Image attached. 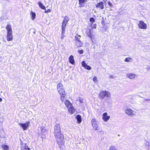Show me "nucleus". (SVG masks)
Masks as SVG:
<instances>
[{
    "instance_id": "nucleus-1",
    "label": "nucleus",
    "mask_w": 150,
    "mask_h": 150,
    "mask_svg": "<svg viewBox=\"0 0 150 150\" xmlns=\"http://www.w3.org/2000/svg\"><path fill=\"white\" fill-rule=\"evenodd\" d=\"M59 125H57V132L58 133L57 141L60 148L63 149L64 147V136L63 134L60 133Z\"/></svg>"
},
{
    "instance_id": "nucleus-2",
    "label": "nucleus",
    "mask_w": 150,
    "mask_h": 150,
    "mask_svg": "<svg viewBox=\"0 0 150 150\" xmlns=\"http://www.w3.org/2000/svg\"><path fill=\"white\" fill-rule=\"evenodd\" d=\"M7 33V40L8 41H11L13 39V31L12 27L10 24H8L6 26Z\"/></svg>"
},
{
    "instance_id": "nucleus-3",
    "label": "nucleus",
    "mask_w": 150,
    "mask_h": 150,
    "mask_svg": "<svg viewBox=\"0 0 150 150\" xmlns=\"http://www.w3.org/2000/svg\"><path fill=\"white\" fill-rule=\"evenodd\" d=\"M57 87L58 91L61 96V100L63 101L64 100V98L66 96V93L64 90L63 88L62 84L61 83H59Z\"/></svg>"
},
{
    "instance_id": "nucleus-4",
    "label": "nucleus",
    "mask_w": 150,
    "mask_h": 150,
    "mask_svg": "<svg viewBox=\"0 0 150 150\" xmlns=\"http://www.w3.org/2000/svg\"><path fill=\"white\" fill-rule=\"evenodd\" d=\"M69 19L67 17H66L63 22L62 25V34L61 35V38L63 39L65 37L64 33L65 32V28L68 22Z\"/></svg>"
},
{
    "instance_id": "nucleus-5",
    "label": "nucleus",
    "mask_w": 150,
    "mask_h": 150,
    "mask_svg": "<svg viewBox=\"0 0 150 150\" xmlns=\"http://www.w3.org/2000/svg\"><path fill=\"white\" fill-rule=\"evenodd\" d=\"M99 98L101 100H103L105 97L108 98H110L111 97L110 93L108 91H102L99 94Z\"/></svg>"
},
{
    "instance_id": "nucleus-6",
    "label": "nucleus",
    "mask_w": 150,
    "mask_h": 150,
    "mask_svg": "<svg viewBox=\"0 0 150 150\" xmlns=\"http://www.w3.org/2000/svg\"><path fill=\"white\" fill-rule=\"evenodd\" d=\"M125 113L128 116L131 117L135 116L136 114V111L129 107H127L125 109Z\"/></svg>"
},
{
    "instance_id": "nucleus-7",
    "label": "nucleus",
    "mask_w": 150,
    "mask_h": 150,
    "mask_svg": "<svg viewBox=\"0 0 150 150\" xmlns=\"http://www.w3.org/2000/svg\"><path fill=\"white\" fill-rule=\"evenodd\" d=\"M91 124L94 129L95 130H99L98 122L96 121V119L94 118L92 120Z\"/></svg>"
},
{
    "instance_id": "nucleus-8",
    "label": "nucleus",
    "mask_w": 150,
    "mask_h": 150,
    "mask_svg": "<svg viewBox=\"0 0 150 150\" xmlns=\"http://www.w3.org/2000/svg\"><path fill=\"white\" fill-rule=\"evenodd\" d=\"M30 123V122H27L25 123H19L18 125L22 127L23 130H25L28 129Z\"/></svg>"
},
{
    "instance_id": "nucleus-9",
    "label": "nucleus",
    "mask_w": 150,
    "mask_h": 150,
    "mask_svg": "<svg viewBox=\"0 0 150 150\" xmlns=\"http://www.w3.org/2000/svg\"><path fill=\"white\" fill-rule=\"evenodd\" d=\"M138 26L139 28L141 29H146L147 28V25L146 24L142 21L139 22Z\"/></svg>"
},
{
    "instance_id": "nucleus-10",
    "label": "nucleus",
    "mask_w": 150,
    "mask_h": 150,
    "mask_svg": "<svg viewBox=\"0 0 150 150\" xmlns=\"http://www.w3.org/2000/svg\"><path fill=\"white\" fill-rule=\"evenodd\" d=\"M96 7V8L100 10H103L104 8L103 2L102 1H100L97 4Z\"/></svg>"
},
{
    "instance_id": "nucleus-11",
    "label": "nucleus",
    "mask_w": 150,
    "mask_h": 150,
    "mask_svg": "<svg viewBox=\"0 0 150 150\" xmlns=\"http://www.w3.org/2000/svg\"><path fill=\"white\" fill-rule=\"evenodd\" d=\"M110 118V116L108 115L107 112L103 113L102 115V119L104 122H107Z\"/></svg>"
},
{
    "instance_id": "nucleus-12",
    "label": "nucleus",
    "mask_w": 150,
    "mask_h": 150,
    "mask_svg": "<svg viewBox=\"0 0 150 150\" xmlns=\"http://www.w3.org/2000/svg\"><path fill=\"white\" fill-rule=\"evenodd\" d=\"M62 102L64 103L65 106L67 108L72 105V104L69 100H66L65 98H64V100L62 101Z\"/></svg>"
},
{
    "instance_id": "nucleus-13",
    "label": "nucleus",
    "mask_w": 150,
    "mask_h": 150,
    "mask_svg": "<svg viewBox=\"0 0 150 150\" xmlns=\"http://www.w3.org/2000/svg\"><path fill=\"white\" fill-rule=\"evenodd\" d=\"M127 76L131 79H134L137 77V76L136 74L132 73H130L127 74Z\"/></svg>"
},
{
    "instance_id": "nucleus-14",
    "label": "nucleus",
    "mask_w": 150,
    "mask_h": 150,
    "mask_svg": "<svg viewBox=\"0 0 150 150\" xmlns=\"http://www.w3.org/2000/svg\"><path fill=\"white\" fill-rule=\"evenodd\" d=\"M67 108L68 109V112L71 115H72L73 114L75 111V110L73 105L70 106V107H69Z\"/></svg>"
},
{
    "instance_id": "nucleus-15",
    "label": "nucleus",
    "mask_w": 150,
    "mask_h": 150,
    "mask_svg": "<svg viewBox=\"0 0 150 150\" xmlns=\"http://www.w3.org/2000/svg\"><path fill=\"white\" fill-rule=\"evenodd\" d=\"M86 33L87 35L90 38L92 41H93V35H91V30L89 28L87 29L86 30Z\"/></svg>"
},
{
    "instance_id": "nucleus-16",
    "label": "nucleus",
    "mask_w": 150,
    "mask_h": 150,
    "mask_svg": "<svg viewBox=\"0 0 150 150\" xmlns=\"http://www.w3.org/2000/svg\"><path fill=\"white\" fill-rule=\"evenodd\" d=\"M81 64L83 67L85 69L90 70L91 69V67L87 65L85 63L84 61H83L81 62Z\"/></svg>"
},
{
    "instance_id": "nucleus-17",
    "label": "nucleus",
    "mask_w": 150,
    "mask_h": 150,
    "mask_svg": "<svg viewBox=\"0 0 150 150\" xmlns=\"http://www.w3.org/2000/svg\"><path fill=\"white\" fill-rule=\"evenodd\" d=\"M75 44L76 46L78 47H81L83 45V42L79 40V41H76L75 42Z\"/></svg>"
},
{
    "instance_id": "nucleus-18",
    "label": "nucleus",
    "mask_w": 150,
    "mask_h": 150,
    "mask_svg": "<svg viewBox=\"0 0 150 150\" xmlns=\"http://www.w3.org/2000/svg\"><path fill=\"white\" fill-rule=\"evenodd\" d=\"M69 62L72 64H74V57L71 55L70 56L69 58Z\"/></svg>"
},
{
    "instance_id": "nucleus-19",
    "label": "nucleus",
    "mask_w": 150,
    "mask_h": 150,
    "mask_svg": "<svg viewBox=\"0 0 150 150\" xmlns=\"http://www.w3.org/2000/svg\"><path fill=\"white\" fill-rule=\"evenodd\" d=\"M79 6L80 7H83L84 5L83 4L86 2L87 1V0H79Z\"/></svg>"
},
{
    "instance_id": "nucleus-20",
    "label": "nucleus",
    "mask_w": 150,
    "mask_h": 150,
    "mask_svg": "<svg viewBox=\"0 0 150 150\" xmlns=\"http://www.w3.org/2000/svg\"><path fill=\"white\" fill-rule=\"evenodd\" d=\"M76 119L77 120L78 123H80L81 122L82 120L81 116L80 115H77L76 116Z\"/></svg>"
},
{
    "instance_id": "nucleus-21",
    "label": "nucleus",
    "mask_w": 150,
    "mask_h": 150,
    "mask_svg": "<svg viewBox=\"0 0 150 150\" xmlns=\"http://www.w3.org/2000/svg\"><path fill=\"white\" fill-rule=\"evenodd\" d=\"M30 14L31 16V18L33 20L35 17V13H34L32 11H31L30 13Z\"/></svg>"
},
{
    "instance_id": "nucleus-22",
    "label": "nucleus",
    "mask_w": 150,
    "mask_h": 150,
    "mask_svg": "<svg viewBox=\"0 0 150 150\" xmlns=\"http://www.w3.org/2000/svg\"><path fill=\"white\" fill-rule=\"evenodd\" d=\"M21 148L22 149H30V148L27 145H26V144H23Z\"/></svg>"
},
{
    "instance_id": "nucleus-23",
    "label": "nucleus",
    "mask_w": 150,
    "mask_h": 150,
    "mask_svg": "<svg viewBox=\"0 0 150 150\" xmlns=\"http://www.w3.org/2000/svg\"><path fill=\"white\" fill-rule=\"evenodd\" d=\"M38 5L39 7H40L41 9L45 10V7L43 4L40 2L38 3Z\"/></svg>"
},
{
    "instance_id": "nucleus-24",
    "label": "nucleus",
    "mask_w": 150,
    "mask_h": 150,
    "mask_svg": "<svg viewBox=\"0 0 150 150\" xmlns=\"http://www.w3.org/2000/svg\"><path fill=\"white\" fill-rule=\"evenodd\" d=\"M144 145L146 148H147V149H149L150 148V145L148 142H146L144 143Z\"/></svg>"
},
{
    "instance_id": "nucleus-25",
    "label": "nucleus",
    "mask_w": 150,
    "mask_h": 150,
    "mask_svg": "<svg viewBox=\"0 0 150 150\" xmlns=\"http://www.w3.org/2000/svg\"><path fill=\"white\" fill-rule=\"evenodd\" d=\"M109 150H117V149L115 146H111L109 149Z\"/></svg>"
},
{
    "instance_id": "nucleus-26",
    "label": "nucleus",
    "mask_w": 150,
    "mask_h": 150,
    "mask_svg": "<svg viewBox=\"0 0 150 150\" xmlns=\"http://www.w3.org/2000/svg\"><path fill=\"white\" fill-rule=\"evenodd\" d=\"M125 61L127 62H131L132 61V59L130 57H128L125 59Z\"/></svg>"
},
{
    "instance_id": "nucleus-27",
    "label": "nucleus",
    "mask_w": 150,
    "mask_h": 150,
    "mask_svg": "<svg viewBox=\"0 0 150 150\" xmlns=\"http://www.w3.org/2000/svg\"><path fill=\"white\" fill-rule=\"evenodd\" d=\"M2 147L3 149L5 150H7L9 149V147L8 146L6 145H3L2 146Z\"/></svg>"
},
{
    "instance_id": "nucleus-28",
    "label": "nucleus",
    "mask_w": 150,
    "mask_h": 150,
    "mask_svg": "<svg viewBox=\"0 0 150 150\" xmlns=\"http://www.w3.org/2000/svg\"><path fill=\"white\" fill-rule=\"evenodd\" d=\"M93 81L95 83H98V80L97 77L95 76L93 79Z\"/></svg>"
},
{
    "instance_id": "nucleus-29",
    "label": "nucleus",
    "mask_w": 150,
    "mask_h": 150,
    "mask_svg": "<svg viewBox=\"0 0 150 150\" xmlns=\"http://www.w3.org/2000/svg\"><path fill=\"white\" fill-rule=\"evenodd\" d=\"M81 37V36L79 35H76V36L75 38L77 40L76 41H79V40H80V39Z\"/></svg>"
},
{
    "instance_id": "nucleus-30",
    "label": "nucleus",
    "mask_w": 150,
    "mask_h": 150,
    "mask_svg": "<svg viewBox=\"0 0 150 150\" xmlns=\"http://www.w3.org/2000/svg\"><path fill=\"white\" fill-rule=\"evenodd\" d=\"M90 21L91 23V24L95 22V19L93 18H91L90 19Z\"/></svg>"
},
{
    "instance_id": "nucleus-31",
    "label": "nucleus",
    "mask_w": 150,
    "mask_h": 150,
    "mask_svg": "<svg viewBox=\"0 0 150 150\" xmlns=\"http://www.w3.org/2000/svg\"><path fill=\"white\" fill-rule=\"evenodd\" d=\"M91 26L92 28H93L95 29L96 28V24H91Z\"/></svg>"
},
{
    "instance_id": "nucleus-32",
    "label": "nucleus",
    "mask_w": 150,
    "mask_h": 150,
    "mask_svg": "<svg viewBox=\"0 0 150 150\" xmlns=\"http://www.w3.org/2000/svg\"><path fill=\"white\" fill-rule=\"evenodd\" d=\"M83 98H79V102L80 103H83Z\"/></svg>"
},
{
    "instance_id": "nucleus-33",
    "label": "nucleus",
    "mask_w": 150,
    "mask_h": 150,
    "mask_svg": "<svg viewBox=\"0 0 150 150\" xmlns=\"http://www.w3.org/2000/svg\"><path fill=\"white\" fill-rule=\"evenodd\" d=\"M78 51L80 54H82L83 53V50H79Z\"/></svg>"
},
{
    "instance_id": "nucleus-34",
    "label": "nucleus",
    "mask_w": 150,
    "mask_h": 150,
    "mask_svg": "<svg viewBox=\"0 0 150 150\" xmlns=\"http://www.w3.org/2000/svg\"><path fill=\"white\" fill-rule=\"evenodd\" d=\"M50 12V9H48L47 10H45V13H47L48 12Z\"/></svg>"
},
{
    "instance_id": "nucleus-35",
    "label": "nucleus",
    "mask_w": 150,
    "mask_h": 150,
    "mask_svg": "<svg viewBox=\"0 0 150 150\" xmlns=\"http://www.w3.org/2000/svg\"><path fill=\"white\" fill-rule=\"evenodd\" d=\"M108 4L110 6H112V4L110 3V2H108Z\"/></svg>"
},
{
    "instance_id": "nucleus-36",
    "label": "nucleus",
    "mask_w": 150,
    "mask_h": 150,
    "mask_svg": "<svg viewBox=\"0 0 150 150\" xmlns=\"http://www.w3.org/2000/svg\"><path fill=\"white\" fill-rule=\"evenodd\" d=\"M109 77L110 78H114L115 77L112 75H110L109 76Z\"/></svg>"
},
{
    "instance_id": "nucleus-37",
    "label": "nucleus",
    "mask_w": 150,
    "mask_h": 150,
    "mask_svg": "<svg viewBox=\"0 0 150 150\" xmlns=\"http://www.w3.org/2000/svg\"><path fill=\"white\" fill-rule=\"evenodd\" d=\"M101 23H102V25H104V24H105L104 21V20H103L102 21Z\"/></svg>"
},
{
    "instance_id": "nucleus-38",
    "label": "nucleus",
    "mask_w": 150,
    "mask_h": 150,
    "mask_svg": "<svg viewBox=\"0 0 150 150\" xmlns=\"http://www.w3.org/2000/svg\"><path fill=\"white\" fill-rule=\"evenodd\" d=\"M107 0H103L104 2L105 3L107 1Z\"/></svg>"
},
{
    "instance_id": "nucleus-39",
    "label": "nucleus",
    "mask_w": 150,
    "mask_h": 150,
    "mask_svg": "<svg viewBox=\"0 0 150 150\" xmlns=\"http://www.w3.org/2000/svg\"><path fill=\"white\" fill-rule=\"evenodd\" d=\"M2 101V98H0V101L1 102Z\"/></svg>"
},
{
    "instance_id": "nucleus-40",
    "label": "nucleus",
    "mask_w": 150,
    "mask_h": 150,
    "mask_svg": "<svg viewBox=\"0 0 150 150\" xmlns=\"http://www.w3.org/2000/svg\"><path fill=\"white\" fill-rule=\"evenodd\" d=\"M100 132H103V131L102 130H100Z\"/></svg>"
},
{
    "instance_id": "nucleus-41",
    "label": "nucleus",
    "mask_w": 150,
    "mask_h": 150,
    "mask_svg": "<svg viewBox=\"0 0 150 150\" xmlns=\"http://www.w3.org/2000/svg\"><path fill=\"white\" fill-rule=\"evenodd\" d=\"M95 47H93V48H94V49H95Z\"/></svg>"
}]
</instances>
